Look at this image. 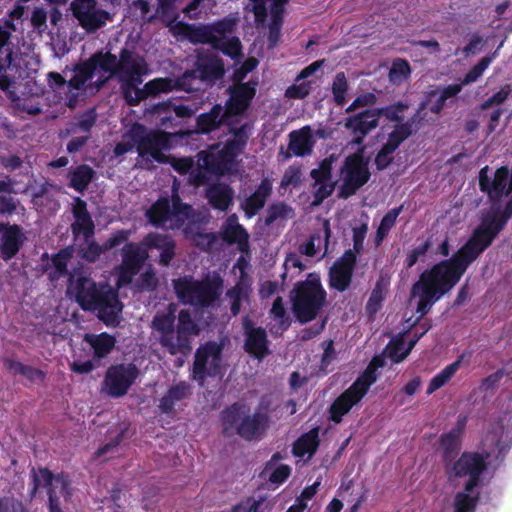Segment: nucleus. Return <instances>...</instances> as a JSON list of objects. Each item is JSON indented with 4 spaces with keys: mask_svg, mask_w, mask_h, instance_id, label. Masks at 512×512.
<instances>
[{
    "mask_svg": "<svg viewBox=\"0 0 512 512\" xmlns=\"http://www.w3.org/2000/svg\"><path fill=\"white\" fill-rule=\"evenodd\" d=\"M512 214V204L497 215L492 213L481 218L468 240L449 259H444L424 270L413 283L411 298H418L416 312L418 321L429 313L432 306L449 293L460 281L468 267L492 245L499 233L506 227Z\"/></svg>",
    "mask_w": 512,
    "mask_h": 512,
    "instance_id": "1",
    "label": "nucleus"
},
{
    "mask_svg": "<svg viewBox=\"0 0 512 512\" xmlns=\"http://www.w3.org/2000/svg\"><path fill=\"white\" fill-rule=\"evenodd\" d=\"M151 328L158 334L161 347L173 356H188L192 351V337L199 334V327L191 313L182 309L176 316V305L173 303L155 313Z\"/></svg>",
    "mask_w": 512,
    "mask_h": 512,
    "instance_id": "2",
    "label": "nucleus"
},
{
    "mask_svg": "<svg viewBox=\"0 0 512 512\" xmlns=\"http://www.w3.org/2000/svg\"><path fill=\"white\" fill-rule=\"evenodd\" d=\"M75 297L84 311L96 313L97 318L107 327H118L121 322L123 303L118 290L106 283L80 276L75 284Z\"/></svg>",
    "mask_w": 512,
    "mask_h": 512,
    "instance_id": "3",
    "label": "nucleus"
},
{
    "mask_svg": "<svg viewBox=\"0 0 512 512\" xmlns=\"http://www.w3.org/2000/svg\"><path fill=\"white\" fill-rule=\"evenodd\" d=\"M249 411V407L240 402L224 408L220 415L223 434L230 436L235 433L246 441L262 439L269 428V415L259 411L250 415Z\"/></svg>",
    "mask_w": 512,
    "mask_h": 512,
    "instance_id": "4",
    "label": "nucleus"
},
{
    "mask_svg": "<svg viewBox=\"0 0 512 512\" xmlns=\"http://www.w3.org/2000/svg\"><path fill=\"white\" fill-rule=\"evenodd\" d=\"M174 292L184 305L208 309L219 301L224 288V280L219 274L206 275L202 279L183 276L173 280Z\"/></svg>",
    "mask_w": 512,
    "mask_h": 512,
    "instance_id": "5",
    "label": "nucleus"
},
{
    "mask_svg": "<svg viewBox=\"0 0 512 512\" xmlns=\"http://www.w3.org/2000/svg\"><path fill=\"white\" fill-rule=\"evenodd\" d=\"M292 311L301 324L308 323L318 316L327 300L320 275L311 272L303 281H298L290 292Z\"/></svg>",
    "mask_w": 512,
    "mask_h": 512,
    "instance_id": "6",
    "label": "nucleus"
},
{
    "mask_svg": "<svg viewBox=\"0 0 512 512\" xmlns=\"http://www.w3.org/2000/svg\"><path fill=\"white\" fill-rule=\"evenodd\" d=\"M16 26L12 20H2L0 23V90L11 99H16V84L24 79L23 70L16 62L11 42L12 32Z\"/></svg>",
    "mask_w": 512,
    "mask_h": 512,
    "instance_id": "7",
    "label": "nucleus"
},
{
    "mask_svg": "<svg viewBox=\"0 0 512 512\" xmlns=\"http://www.w3.org/2000/svg\"><path fill=\"white\" fill-rule=\"evenodd\" d=\"M102 55L110 56L106 69L109 77H116L121 83L143 81L142 77L147 73V63L142 56L133 50L122 47L118 56L110 51L102 50Z\"/></svg>",
    "mask_w": 512,
    "mask_h": 512,
    "instance_id": "8",
    "label": "nucleus"
},
{
    "mask_svg": "<svg viewBox=\"0 0 512 512\" xmlns=\"http://www.w3.org/2000/svg\"><path fill=\"white\" fill-rule=\"evenodd\" d=\"M369 157L364 155V149H358L344 159L340 169L342 183L339 187V197L348 199L368 183L371 177Z\"/></svg>",
    "mask_w": 512,
    "mask_h": 512,
    "instance_id": "9",
    "label": "nucleus"
},
{
    "mask_svg": "<svg viewBox=\"0 0 512 512\" xmlns=\"http://www.w3.org/2000/svg\"><path fill=\"white\" fill-rule=\"evenodd\" d=\"M488 453L463 452L458 459H455L446 473L449 480L468 476L465 483V491L473 492L480 485L481 475L487 470Z\"/></svg>",
    "mask_w": 512,
    "mask_h": 512,
    "instance_id": "10",
    "label": "nucleus"
},
{
    "mask_svg": "<svg viewBox=\"0 0 512 512\" xmlns=\"http://www.w3.org/2000/svg\"><path fill=\"white\" fill-rule=\"evenodd\" d=\"M223 344L207 341L195 351L192 366L193 379L204 382L207 377H217L222 374Z\"/></svg>",
    "mask_w": 512,
    "mask_h": 512,
    "instance_id": "11",
    "label": "nucleus"
},
{
    "mask_svg": "<svg viewBox=\"0 0 512 512\" xmlns=\"http://www.w3.org/2000/svg\"><path fill=\"white\" fill-rule=\"evenodd\" d=\"M130 137L136 145L138 155L144 157L149 154L159 163L167 162V157L162 152L169 143L168 134L161 130L147 131V128L140 123H135L130 129Z\"/></svg>",
    "mask_w": 512,
    "mask_h": 512,
    "instance_id": "12",
    "label": "nucleus"
},
{
    "mask_svg": "<svg viewBox=\"0 0 512 512\" xmlns=\"http://www.w3.org/2000/svg\"><path fill=\"white\" fill-rule=\"evenodd\" d=\"M225 75L224 61L218 55L211 52H200L196 56L194 69L186 70L180 82L190 83L192 79H199L202 82L214 84Z\"/></svg>",
    "mask_w": 512,
    "mask_h": 512,
    "instance_id": "13",
    "label": "nucleus"
},
{
    "mask_svg": "<svg viewBox=\"0 0 512 512\" xmlns=\"http://www.w3.org/2000/svg\"><path fill=\"white\" fill-rule=\"evenodd\" d=\"M489 167L485 166L480 169L478 175L479 188L485 193L492 203L491 210L496 208L503 197L512 194V184L510 178V170L507 166H501L494 172L493 178L488 174ZM497 208H500L499 206Z\"/></svg>",
    "mask_w": 512,
    "mask_h": 512,
    "instance_id": "14",
    "label": "nucleus"
},
{
    "mask_svg": "<svg viewBox=\"0 0 512 512\" xmlns=\"http://www.w3.org/2000/svg\"><path fill=\"white\" fill-rule=\"evenodd\" d=\"M138 376L139 369L135 364H114L106 370L103 384L111 397L119 398L127 394Z\"/></svg>",
    "mask_w": 512,
    "mask_h": 512,
    "instance_id": "15",
    "label": "nucleus"
},
{
    "mask_svg": "<svg viewBox=\"0 0 512 512\" xmlns=\"http://www.w3.org/2000/svg\"><path fill=\"white\" fill-rule=\"evenodd\" d=\"M30 479L31 489L29 494L31 499L36 496L40 488L46 489L48 495L50 491L55 490L65 500H68L71 496V481L69 479V476L64 472L54 475L46 467H39L38 469L32 467L30 471Z\"/></svg>",
    "mask_w": 512,
    "mask_h": 512,
    "instance_id": "16",
    "label": "nucleus"
},
{
    "mask_svg": "<svg viewBox=\"0 0 512 512\" xmlns=\"http://www.w3.org/2000/svg\"><path fill=\"white\" fill-rule=\"evenodd\" d=\"M70 8L78 24L87 33L96 32L111 19L108 11L97 8V0H74Z\"/></svg>",
    "mask_w": 512,
    "mask_h": 512,
    "instance_id": "17",
    "label": "nucleus"
},
{
    "mask_svg": "<svg viewBox=\"0 0 512 512\" xmlns=\"http://www.w3.org/2000/svg\"><path fill=\"white\" fill-rule=\"evenodd\" d=\"M427 104V101L421 102L414 115L406 121H404V112L409 108L406 102L397 101L390 105L373 108V110L378 122L380 118H384L387 123H395L393 129H396L399 125L410 124L413 134L416 133L422 125L425 116L422 115V112L425 110Z\"/></svg>",
    "mask_w": 512,
    "mask_h": 512,
    "instance_id": "18",
    "label": "nucleus"
},
{
    "mask_svg": "<svg viewBox=\"0 0 512 512\" xmlns=\"http://www.w3.org/2000/svg\"><path fill=\"white\" fill-rule=\"evenodd\" d=\"M108 59H110V56H103L102 50H99L88 59L76 63L72 69L74 75L68 80L69 91L85 90L87 82L94 77L97 70L106 73Z\"/></svg>",
    "mask_w": 512,
    "mask_h": 512,
    "instance_id": "19",
    "label": "nucleus"
},
{
    "mask_svg": "<svg viewBox=\"0 0 512 512\" xmlns=\"http://www.w3.org/2000/svg\"><path fill=\"white\" fill-rule=\"evenodd\" d=\"M356 265L357 257L354 255V252L345 250L329 268V288L340 293L345 292L352 283Z\"/></svg>",
    "mask_w": 512,
    "mask_h": 512,
    "instance_id": "20",
    "label": "nucleus"
},
{
    "mask_svg": "<svg viewBox=\"0 0 512 512\" xmlns=\"http://www.w3.org/2000/svg\"><path fill=\"white\" fill-rule=\"evenodd\" d=\"M242 328L245 336L244 351L251 357L261 361L270 354L269 339L263 327H256L249 316L242 320Z\"/></svg>",
    "mask_w": 512,
    "mask_h": 512,
    "instance_id": "21",
    "label": "nucleus"
},
{
    "mask_svg": "<svg viewBox=\"0 0 512 512\" xmlns=\"http://www.w3.org/2000/svg\"><path fill=\"white\" fill-rule=\"evenodd\" d=\"M367 393L368 391L354 381L331 403L328 410L329 420L335 424L341 423L343 417L359 404Z\"/></svg>",
    "mask_w": 512,
    "mask_h": 512,
    "instance_id": "22",
    "label": "nucleus"
},
{
    "mask_svg": "<svg viewBox=\"0 0 512 512\" xmlns=\"http://www.w3.org/2000/svg\"><path fill=\"white\" fill-rule=\"evenodd\" d=\"M257 82L234 83L226 90L229 95L225 103V110L230 117L242 115L250 106L256 94Z\"/></svg>",
    "mask_w": 512,
    "mask_h": 512,
    "instance_id": "23",
    "label": "nucleus"
},
{
    "mask_svg": "<svg viewBox=\"0 0 512 512\" xmlns=\"http://www.w3.org/2000/svg\"><path fill=\"white\" fill-rule=\"evenodd\" d=\"M26 240V234L20 225L0 222V256L4 261L16 257Z\"/></svg>",
    "mask_w": 512,
    "mask_h": 512,
    "instance_id": "24",
    "label": "nucleus"
},
{
    "mask_svg": "<svg viewBox=\"0 0 512 512\" xmlns=\"http://www.w3.org/2000/svg\"><path fill=\"white\" fill-rule=\"evenodd\" d=\"M467 424V416L459 415L455 426L439 437V446L442 451V461L445 468H449L457 458L461 449V438Z\"/></svg>",
    "mask_w": 512,
    "mask_h": 512,
    "instance_id": "25",
    "label": "nucleus"
},
{
    "mask_svg": "<svg viewBox=\"0 0 512 512\" xmlns=\"http://www.w3.org/2000/svg\"><path fill=\"white\" fill-rule=\"evenodd\" d=\"M378 126L373 108L350 113L344 122V127L351 133L352 142L356 145H361L365 137Z\"/></svg>",
    "mask_w": 512,
    "mask_h": 512,
    "instance_id": "26",
    "label": "nucleus"
},
{
    "mask_svg": "<svg viewBox=\"0 0 512 512\" xmlns=\"http://www.w3.org/2000/svg\"><path fill=\"white\" fill-rule=\"evenodd\" d=\"M410 127V124L399 125L388 134L387 142L382 145L374 159L377 170L382 171L393 162L392 155L412 135Z\"/></svg>",
    "mask_w": 512,
    "mask_h": 512,
    "instance_id": "27",
    "label": "nucleus"
},
{
    "mask_svg": "<svg viewBox=\"0 0 512 512\" xmlns=\"http://www.w3.org/2000/svg\"><path fill=\"white\" fill-rule=\"evenodd\" d=\"M73 257V247L67 246L57 253L49 256L47 252L42 253L41 272L48 275L49 280L57 281L68 275V263Z\"/></svg>",
    "mask_w": 512,
    "mask_h": 512,
    "instance_id": "28",
    "label": "nucleus"
},
{
    "mask_svg": "<svg viewBox=\"0 0 512 512\" xmlns=\"http://www.w3.org/2000/svg\"><path fill=\"white\" fill-rule=\"evenodd\" d=\"M71 211L74 217V222L71 224L73 236L82 235L85 239L91 238L95 232V224L88 211L86 201L80 197H75Z\"/></svg>",
    "mask_w": 512,
    "mask_h": 512,
    "instance_id": "29",
    "label": "nucleus"
},
{
    "mask_svg": "<svg viewBox=\"0 0 512 512\" xmlns=\"http://www.w3.org/2000/svg\"><path fill=\"white\" fill-rule=\"evenodd\" d=\"M224 124L230 126L231 117L221 104H215L208 112L196 117L195 131L198 134H209Z\"/></svg>",
    "mask_w": 512,
    "mask_h": 512,
    "instance_id": "30",
    "label": "nucleus"
},
{
    "mask_svg": "<svg viewBox=\"0 0 512 512\" xmlns=\"http://www.w3.org/2000/svg\"><path fill=\"white\" fill-rule=\"evenodd\" d=\"M226 173L217 153L202 151L198 154L197 168L192 172V181L195 184H204L208 180V175L223 176Z\"/></svg>",
    "mask_w": 512,
    "mask_h": 512,
    "instance_id": "31",
    "label": "nucleus"
},
{
    "mask_svg": "<svg viewBox=\"0 0 512 512\" xmlns=\"http://www.w3.org/2000/svg\"><path fill=\"white\" fill-rule=\"evenodd\" d=\"M313 146L311 128L310 126H304L289 133V146L284 157L285 159L292 155L304 157L312 152Z\"/></svg>",
    "mask_w": 512,
    "mask_h": 512,
    "instance_id": "32",
    "label": "nucleus"
},
{
    "mask_svg": "<svg viewBox=\"0 0 512 512\" xmlns=\"http://www.w3.org/2000/svg\"><path fill=\"white\" fill-rule=\"evenodd\" d=\"M221 238L229 245L237 244L241 252L249 249V235L246 229L237 222L235 215L230 216L221 228Z\"/></svg>",
    "mask_w": 512,
    "mask_h": 512,
    "instance_id": "33",
    "label": "nucleus"
},
{
    "mask_svg": "<svg viewBox=\"0 0 512 512\" xmlns=\"http://www.w3.org/2000/svg\"><path fill=\"white\" fill-rule=\"evenodd\" d=\"M145 244L149 249L160 250L158 262L163 267L169 266L175 257L176 244L169 235L150 233L145 237Z\"/></svg>",
    "mask_w": 512,
    "mask_h": 512,
    "instance_id": "34",
    "label": "nucleus"
},
{
    "mask_svg": "<svg viewBox=\"0 0 512 512\" xmlns=\"http://www.w3.org/2000/svg\"><path fill=\"white\" fill-rule=\"evenodd\" d=\"M272 193V184L269 179H263L255 191L245 199L242 208L248 218L255 216L266 204Z\"/></svg>",
    "mask_w": 512,
    "mask_h": 512,
    "instance_id": "35",
    "label": "nucleus"
},
{
    "mask_svg": "<svg viewBox=\"0 0 512 512\" xmlns=\"http://www.w3.org/2000/svg\"><path fill=\"white\" fill-rule=\"evenodd\" d=\"M83 340L92 348L93 358L98 360L106 358L113 351L117 342L115 336L107 332L86 333Z\"/></svg>",
    "mask_w": 512,
    "mask_h": 512,
    "instance_id": "36",
    "label": "nucleus"
},
{
    "mask_svg": "<svg viewBox=\"0 0 512 512\" xmlns=\"http://www.w3.org/2000/svg\"><path fill=\"white\" fill-rule=\"evenodd\" d=\"M331 233L330 222L326 219L322 224V232L313 233L310 238L299 247L300 253L308 257H314L317 254V247L320 248L323 244L324 252L322 256H325L328 253Z\"/></svg>",
    "mask_w": 512,
    "mask_h": 512,
    "instance_id": "37",
    "label": "nucleus"
},
{
    "mask_svg": "<svg viewBox=\"0 0 512 512\" xmlns=\"http://www.w3.org/2000/svg\"><path fill=\"white\" fill-rule=\"evenodd\" d=\"M95 170L87 164H79L69 169L67 178L68 186L80 194H83L95 177Z\"/></svg>",
    "mask_w": 512,
    "mask_h": 512,
    "instance_id": "38",
    "label": "nucleus"
},
{
    "mask_svg": "<svg viewBox=\"0 0 512 512\" xmlns=\"http://www.w3.org/2000/svg\"><path fill=\"white\" fill-rule=\"evenodd\" d=\"M250 293V286L243 280V278H240L234 286L226 291L225 296L229 301V308L232 316H238L241 312L242 304L244 302H250Z\"/></svg>",
    "mask_w": 512,
    "mask_h": 512,
    "instance_id": "39",
    "label": "nucleus"
},
{
    "mask_svg": "<svg viewBox=\"0 0 512 512\" xmlns=\"http://www.w3.org/2000/svg\"><path fill=\"white\" fill-rule=\"evenodd\" d=\"M190 394L191 385L186 381H180L172 385L160 399L159 409L165 414H170L174 411L175 404L188 398Z\"/></svg>",
    "mask_w": 512,
    "mask_h": 512,
    "instance_id": "40",
    "label": "nucleus"
},
{
    "mask_svg": "<svg viewBox=\"0 0 512 512\" xmlns=\"http://www.w3.org/2000/svg\"><path fill=\"white\" fill-rule=\"evenodd\" d=\"M174 89L184 90L191 92L194 90L191 83L180 82L179 78L173 80L171 78H155L145 83V90L149 93L150 97H156L161 93H169Z\"/></svg>",
    "mask_w": 512,
    "mask_h": 512,
    "instance_id": "41",
    "label": "nucleus"
},
{
    "mask_svg": "<svg viewBox=\"0 0 512 512\" xmlns=\"http://www.w3.org/2000/svg\"><path fill=\"white\" fill-rule=\"evenodd\" d=\"M233 189L227 184H214L206 191L209 204L217 210L226 211L233 202Z\"/></svg>",
    "mask_w": 512,
    "mask_h": 512,
    "instance_id": "42",
    "label": "nucleus"
},
{
    "mask_svg": "<svg viewBox=\"0 0 512 512\" xmlns=\"http://www.w3.org/2000/svg\"><path fill=\"white\" fill-rule=\"evenodd\" d=\"M148 222L156 228H163L171 221V202L167 197H160L146 211Z\"/></svg>",
    "mask_w": 512,
    "mask_h": 512,
    "instance_id": "43",
    "label": "nucleus"
},
{
    "mask_svg": "<svg viewBox=\"0 0 512 512\" xmlns=\"http://www.w3.org/2000/svg\"><path fill=\"white\" fill-rule=\"evenodd\" d=\"M4 365L12 375H22L31 383H42L46 379V372L17 360L5 359Z\"/></svg>",
    "mask_w": 512,
    "mask_h": 512,
    "instance_id": "44",
    "label": "nucleus"
},
{
    "mask_svg": "<svg viewBox=\"0 0 512 512\" xmlns=\"http://www.w3.org/2000/svg\"><path fill=\"white\" fill-rule=\"evenodd\" d=\"M464 355H460L457 357V359L452 362L451 364L447 365L445 368H443L439 373H437L429 382L426 393L428 395L434 393L438 389L442 388L444 385H446L451 378L456 374V372L461 367V364L463 362Z\"/></svg>",
    "mask_w": 512,
    "mask_h": 512,
    "instance_id": "45",
    "label": "nucleus"
},
{
    "mask_svg": "<svg viewBox=\"0 0 512 512\" xmlns=\"http://www.w3.org/2000/svg\"><path fill=\"white\" fill-rule=\"evenodd\" d=\"M122 264L129 269L140 271L144 262L148 258V252L140 248L137 244L130 242L125 245L122 253Z\"/></svg>",
    "mask_w": 512,
    "mask_h": 512,
    "instance_id": "46",
    "label": "nucleus"
},
{
    "mask_svg": "<svg viewBox=\"0 0 512 512\" xmlns=\"http://www.w3.org/2000/svg\"><path fill=\"white\" fill-rule=\"evenodd\" d=\"M386 364L385 358L382 355H375L370 360L365 370L356 378L355 382L369 391L371 386L377 381V370L383 368Z\"/></svg>",
    "mask_w": 512,
    "mask_h": 512,
    "instance_id": "47",
    "label": "nucleus"
},
{
    "mask_svg": "<svg viewBox=\"0 0 512 512\" xmlns=\"http://www.w3.org/2000/svg\"><path fill=\"white\" fill-rule=\"evenodd\" d=\"M319 446L318 429L314 428L301 435L293 444V454L303 457L305 454L313 455Z\"/></svg>",
    "mask_w": 512,
    "mask_h": 512,
    "instance_id": "48",
    "label": "nucleus"
},
{
    "mask_svg": "<svg viewBox=\"0 0 512 512\" xmlns=\"http://www.w3.org/2000/svg\"><path fill=\"white\" fill-rule=\"evenodd\" d=\"M404 205L401 204L398 207L390 209L381 219L379 226L377 227L375 234V245L379 246L382 244L384 239L388 236L390 230L395 226L398 216L403 211Z\"/></svg>",
    "mask_w": 512,
    "mask_h": 512,
    "instance_id": "49",
    "label": "nucleus"
},
{
    "mask_svg": "<svg viewBox=\"0 0 512 512\" xmlns=\"http://www.w3.org/2000/svg\"><path fill=\"white\" fill-rule=\"evenodd\" d=\"M97 119L96 108H89L75 116V121L71 124L69 133L83 132L85 135H91V130L95 126Z\"/></svg>",
    "mask_w": 512,
    "mask_h": 512,
    "instance_id": "50",
    "label": "nucleus"
},
{
    "mask_svg": "<svg viewBox=\"0 0 512 512\" xmlns=\"http://www.w3.org/2000/svg\"><path fill=\"white\" fill-rule=\"evenodd\" d=\"M387 285L388 283L382 277L376 281L365 306L366 313L370 317L376 315L381 310Z\"/></svg>",
    "mask_w": 512,
    "mask_h": 512,
    "instance_id": "51",
    "label": "nucleus"
},
{
    "mask_svg": "<svg viewBox=\"0 0 512 512\" xmlns=\"http://www.w3.org/2000/svg\"><path fill=\"white\" fill-rule=\"evenodd\" d=\"M271 24L269 27V42L275 44L279 36L280 28L282 25V18L284 13V6L289 0H271Z\"/></svg>",
    "mask_w": 512,
    "mask_h": 512,
    "instance_id": "52",
    "label": "nucleus"
},
{
    "mask_svg": "<svg viewBox=\"0 0 512 512\" xmlns=\"http://www.w3.org/2000/svg\"><path fill=\"white\" fill-rule=\"evenodd\" d=\"M185 28L186 36L192 43L209 44L213 48L217 46L218 38L213 35L210 25L199 27L186 25Z\"/></svg>",
    "mask_w": 512,
    "mask_h": 512,
    "instance_id": "53",
    "label": "nucleus"
},
{
    "mask_svg": "<svg viewBox=\"0 0 512 512\" xmlns=\"http://www.w3.org/2000/svg\"><path fill=\"white\" fill-rule=\"evenodd\" d=\"M141 83H129L128 81L121 83L123 97L129 106H137L141 101L150 97L149 93L145 90V85L142 88L138 87Z\"/></svg>",
    "mask_w": 512,
    "mask_h": 512,
    "instance_id": "54",
    "label": "nucleus"
},
{
    "mask_svg": "<svg viewBox=\"0 0 512 512\" xmlns=\"http://www.w3.org/2000/svg\"><path fill=\"white\" fill-rule=\"evenodd\" d=\"M349 90V84L344 72H338L332 82L331 91L336 106L343 107L346 103V95Z\"/></svg>",
    "mask_w": 512,
    "mask_h": 512,
    "instance_id": "55",
    "label": "nucleus"
},
{
    "mask_svg": "<svg viewBox=\"0 0 512 512\" xmlns=\"http://www.w3.org/2000/svg\"><path fill=\"white\" fill-rule=\"evenodd\" d=\"M294 215L292 207L285 202H275L268 206L266 210L265 224L271 226L278 219H287Z\"/></svg>",
    "mask_w": 512,
    "mask_h": 512,
    "instance_id": "56",
    "label": "nucleus"
},
{
    "mask_svg": "<svg viewBox=\"0 0 512 512\" xmlns=\"http://www.w3.org/2000/svg\"><path fill=\"white\" fill-rule=\"evenodd\" d=\"M214 49L220 50L232 59H238L242 56V45L237 37H218L217 46H214Z\"/></svg>",
    "mask_w": 512,
    "mask_h": 512,
    "instance_id": "57",
    "label": "nucleus"
},
{
    "mask_svg": "<svg viewBox=\"0 0 512 512\" xmlns=\"http://www.w3.org/2000/svg\"><path fill=\"white\" fill-rule=\"evenodd\" d=\"M191 211V206L181 202L180 198L173 197L171 205V221L174 220V224L170 225V228H180L186 221Z\"/></svg>",
    "mask_w": 512,
    "mask_h": 512,
    "instance_id": "58",
    "label": "nucleus"
},
{
    "mask_svg": "<svg viewBox=\"0 0 512 512\" xmlns=\"http://www.w3.org/2000/svg\"><path fill=\"white\" fill-rule=\"evenodd\" d=\"M471 492L461 491L454 497L455 512H474L479 502V493L470 495Z\"/></svg>",
    "mask_w": 512,
    "mask_h": 512,
    "instance_id": "59",
    "label": "nucleus"
},
{
    "mask_svg": "<svg viewBox=\"0 0 512 512\" xmlns=\"http://www.w3.org/2000/svg\"><path fill=\"white\" fill-rule=\"evenodd\" d=\"M378 98L373 92L359 94L352 103L345 109L347 114L357 112L359 109L375 108Z\"/></svg>",
    "mask_w": 512,
    "mask_h": 512,
    "instance_id": "60",
    "label": "nucleus"
},
{
    "mask_svg": "<svg viewBox=\"0 0 512 512\" xmlns=\"http://www.w3.org/2000/svg\"><path fill=\"white\" fill-rule=\"evenodd\" d=\"M411 74V67L407 60L397 58L392 62L389 70V78L392 82H401Z\"/></svg>",
    "mask_w": 512,
    "mask_h": 512,
    "instance_id": "61",
    "label": "nucleus"
},
{
    "mask_svg": "<svg viewBox=\"0 0 512 512\" xmlns=\"http://www.w3.org/2000/svg\"><path fill=\"white\" fill-rule=\"evenodd\" d=\"M241 150L235 148L233 143L224 144L223 148L217 152L218 158L226 172H229L235 163L236 157L241 153Z\"/></svg>",
    "mask_w": 512,
    "mask_h": 512,
    "instance_id": "62",
    "label": "nucleus"
},
{
    "mask_svg": "<svg viewBox=\"0 0 512 512\" xmlns=\"http://www.w3.org/2000/svg\"><path fill=\"white\" fill-rule=\"evenodd\" d=\"M387 356L394 362L400 363L404 361L410 352L408 346L405 348V343L402 339H395L389 342L386 347Z\"/></svg>",
    "mask_w": 512,
    "mask_h": 512,
    "instance_id": "63",
    "label": "nucleus"
},
{
    "mask_svg": "<svg viewBox=\"0 0 512 512\" xmlns=\"http://www.w3.org/2000/svg\"><path fill=\"white\" fill-rule=\"evenodd\" d=\"M332 163L331 158L323 159L318 168L312 169L310 172L311 178L315 181V184L328 183L332 177Z\"/></svg>",
    "mask_w": 512,
    "mask_h": 512,
    "instance_id": "64",
    "label": "nucleus"
}]
</instances>
